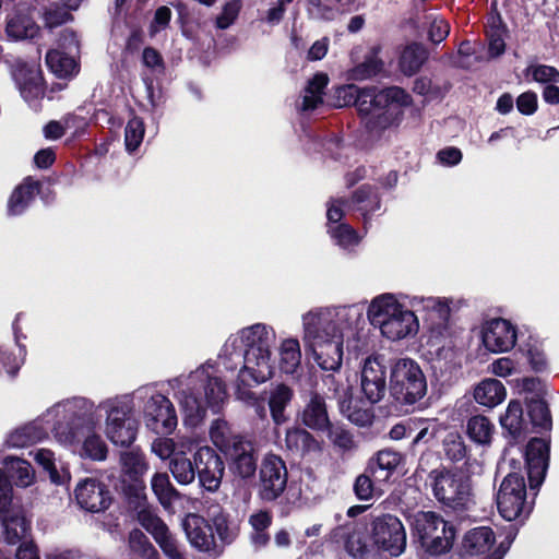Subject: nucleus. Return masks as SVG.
Here are the masks:
<instances>
[{
	"label": "nucleus",
	"instance_id": "28",
	"mask_svg": "<svg viewBox=\"0 0 559 559\" xmlns=\"http://www.w3.org/2000/svg\"><path fill=\"white\" fill-rule=\"evenodd\" d=\"M408 306L416 312H426L430 321L444 322L450 314V307L444 299L437 297L413 296L409 298Z\"/></svg>",
	"mask_w": 559,
	"mask_h": 559
},
{
	"label": "nucleus",
	"instance_id": "63",
	"mask_svg": "<svg viewBox=\"0 0 559 559\" xmlns=\"http://www.w3.org/2000/svg\"><path fill=\"white\" fill-rule=\"evenodd\" d=\"M516 107L523 115H533L537 109V96L533 92H525L516 99Z\"/></svg>",
	"mask_w": 559,
	"mask_h": 559
},
{
	"label": "nucleus",
	"instance_id": "39",
	"mask_svg": "<svg viewBox=\"0 0 559 559\" xmlns=\"http://www.w3.org/2000/svg\"><path fill=\"white\" fill-rule=\"evenodd\" d=\"M38 189V182L27 178L22 185H20L12 193L8 211L11 215H19L24 212L33 200L35 192Z\"/></svg>",
	"mask_w": 559,
	"mask_h": 559
},
{
	"label": "nucleus",
	"instance_id": "35",
	"mask_svg": "<svg viewBox=\"0 0 559 559\" xmlns=\"http://www.w3.org/2000/svg\"><path fill=\"white\" fill-rule=\"evenodd\" d=\"M46 63L58 78H70L78 73L74 55L61 49H51L46 55Z\"/></svg>",
	"mask_w": 559,
	"mask_h": 559
},
{
	"label": "nucleus",
	"instance_id": "23",
	"mask_svg": "<svg viewBox=\"0 0 559 559\" xmlns=\"http://www.w3.org/2000/svg\"><path fill=\"white\" fill-rule=\"evenodd\" d=\"M335 397L337 399L341 413L349 421L360 427L371 425L373 420L371 408L366 407L361 401L354 399L352 389L348 385L337 388L335 390Z\"/></svg>",
	"mask_w": 559,
	"mask_h": 559
},
{
	"label": "nucleus",
	"instance_id": "33",
	"mask_svg": "<svg viewBox=\"0 0 559 559\" xmlns=\"http://www.w3.org/2000/svg\"><path fill=\"white\" fill-rule=\"evenodd\" d=\"M507 392L504 385L496 379H485L474 390L475 401L486 407H495L502 403Z\"/></svg>",
	"mask_w": 559,
	"mask_h": 559
},
{
	"label": "nucleus",
	"instance_id": "47",
	"mask_svg": "<svg viewBox=\"0 0 559 559\" xmlns=\"http://www.w3.org/2000/svg\"><path fill=\"white\" fill-rule=\"evenodd\" d=\"M130 549L145 559H157L158 552L151 544L146 535L139 528L129 533Z\"/></svg>",
	"mask_w": 559,
	"mask_h": 559
},
{
	"label": "nucleus",
	"instance_id": "62",
	"mask_svg": "<svg viewBox=\"0 0 559 559\" xmlns=\"http://www.w3.org/2000/svg\"><path fill=\"white\" fill-rule=\"evenodd\" d=\"M490 370L495 376L506 378L516 371V364L509 357H501L490 365Z\"/></svg>",
	"mask_w": 559,
	"mask_h": 559
},
{
	"label": "nucleus",
	"instance_id": "45",
	"mask_svg": "<svg viewBox=\"0 0 559 559\" xmlns=\"http://www.w3.org/2000/svg\"><path fill=\"white\" fill-rule=\"evenodd\" d=\"M183 454V451L176 453L169 463V468L179 484L189 485L195 478V465Z\"/></svg>",
	"mask_w": 559,
	"mask_h": 559
},
{
	"label": "nucleus",
	"instance_id": "21",
	"mask_svg": "<svg viewBox=\"0 0 559 559\" xmlns=\"http://www.w3.org/2000/svg\"><path fill=\"white\" fill-rule=\"evenodd\" d=\"M526 465L532 489L544 481L549 460V443L539 438L532 439L526 448Z\"/></svg>",
	"mask_w": 559,
	"mask_h": 559
},
{
	"label": "nucleus",
	"instance_id": "44",
	"mask_svg": "<svg viewBox=\"0 0 559 559\" xmlns=\"http://www.w3.org/2000/svg\"><path fill=\"white\" fill-rule=\"evenodd\" d=\"M151 487L158 501L168 507L179 497L178 491L171 485L169 476L166 473H155L151 479Z\"/></svg>",
	"mask_w": 559,
	"mask_h": 559
},
{
	"label": "nucleus",
	"instance_id": "18",
	"mask_svg": "<svg viewBox=\"0 0 559 559\" xmlns=\"http://www.w3.org/2000/svg\"><path fill=\"white\" fill-rule=\"evenodd\" d=\"M360 386L366 400L371 404L382 400L386 391L385 367L379 357H368L361 368Z\"/></svg>",
	"mask_w": 559,
	"mask_h": 559
},
{
	"label": "nucleus",
	"instance_id": "5",
	"mask_svg": "<svg viewBox=\"0 0 559 559\" xmlns=\"http://www.w3.org/2000/svg\"><path fill=\"white\" fill-rule=\"evenodd\" d=\"M186 420L197 425L205 415L206 408L215 412L227 399L226 385L215 374L213 365L204 364L189 376H181L170 381Z\"/></svg>",
	"mask_w": 559,
	"mask_h": 559
},
{
	"label": "nucleus",
	"instance_id": "17",
	"mask_svg": "<svg viewBox=\"0 0 559 559\" xmlns=\"http://www.w3.org/2000/svg\"><path fill=\"white\" fill-rule=\"evenodd\" d=\"M138 521L153 536L165 556L169 559H186L167 525L152 510L141 509L138 512Z\"/></svg>",
	"mask_w": 559,
	"mask_h": 559
},
{
	"label": "nucleus",
	"instance_id": "29",
	"mask_svg": "<svg viewBox=\"0 0 559 559\" xmlns=\"http://www.w3.org/2000/svg\"><path fill=\"white\" fill-rule=\"evenodd\" d=\"M2 465L8 475L4 478H10L15 486L26 488L34 484L35 471L27 461L16 456H7L2 461ZM2 473L5 476L3 471ZM7 481L9 483V480Z\"/></svg>",
	"mask_w": 559,
	"mask_h": 559
},
{
	"label": "nucleus",
	"instance_id": "31",
	"mask_svg": "<svg viewBox=\"0 0 559 559\" xmlns=\"http://www.w3.org/2000/svg\"><path fill=\"white\" fill-rule=\"evenodd\" d=\"M278 365L286 374L295 376L301 367L300 343L295 337L282 340L278 346Z\"/></svg>",
	"mask_w": 559,
	"mask_h": 559
},
{
	"label": "nucleus",
	"instance_id": "41",
	"mask_svg": "<svg viewBox=\"0 0 559 559\" xmlns=\"http://www.w3.org/2000/svg\"><path fill=\"white\" fill-rule=\"evenodd\" d=\"M428 57L427 50L419 44H412L402 51L400 68L405 75H414L419 71Z\"/></svg>",
	"mask_w": 559,
	"mask_h": 559
},
{
	"label": "nucleus",
	"instance_id": "10",
	"mask_svg": "<svg viewBox=\"0 0 559 559\" xmlns=\"http://www.w3.org/2000/svg\"><path fill=\"white\" fill-rule=\"evenodd\" d=\"M413 530L420 544L431 555L447 552L453 544L455 532L439 514L427 511L413 516Z\"/></svg>",
	"mask_w": 559,
	"mask_h": 559
},
{
	"label": "nucleus",
	"instance_id": "11",
	"mask_svg": "<svg viewBox=\"0 0 559 559\" xmlns=\"http://www.w3.org/2000/svg\"><path fill=\"white\" fill-rule=\"evenodd\" d=\"M499 513L507 521H514L530 514L532 507L526 500L524 477L518 473L508 474L497 493Z\"/></svg>",
	"mask_w": 559,
	"mask_h": 559
},
{
	"label": "nucleus",
	"instance_id": "3",
	"mask_svg": "<svg viewBox=\"0 0 559 559\" xmlns=\"http://www.w3.org/2000/svg\"><path fill=\"white\" fill-rule=\"evenodd\" d=\"M93 409V402L85 397H72L56 403L43 415L25 424L13 431L7 438L9 448H26L47 437L45 424L53 421L51 431L55 439L63 445H72L78 442L87 417Z\"/></svg>",
	"mask_w": 559,
	"mask_h": 559
},
{
	"label": "nucleus",
	"instance_id": "51",
	"mask_svg": "<svg viewBox=\"0 0 559 559\" xmlns=\"http://www.w3.org/2000/svg\"><path fill=\"white\" fill-rule=\"evenodd\" d=\"M345 548L354 558L365 556L368 552L365 531L360 527H355L348 532L345 539Z\"/></svg>",
	"mask_w": 559,
	"mask_h": 559
},
{
	"label": "nucleus",
	"instance_id": "61",
	"mask_svg": "<svg viewBox=\"0 0 559 559\" xmlns=\"http://www.w3.org/2000/svg\"><path fill=\"white\" fill-rule=\"evenodd\" d=\"M151 451L163 461L170 459L175 453V442L173 439L158 437L152 442Z\"/></svg>",
	"mask_w": 559,
	"mask_h": 559
},
{
	"label": "nucleus",
	"instance_id": "14",
	"mask_svg": "<svg viewBox=\"0 0 559 559\" xmlns=\"http://www.w3.org/2000/svg\"><path fill=\"white\" fill-rule=\"evenodd\" d=\"M12 487L3 476L0 468V520L3 526V536L8 544H17L27 531V523L20 511L11 508Z\"/></svg>",
	"mask_w": 559,
	"mask_h": 559
},
{
	"label": "nucleus",
	"instance_id": "15",
	"mask_svg": "<svg viewBox=\"0 0 559 559\" xmlns=\"http://www.w3.org/2000/svg\"><path fill=\"white\" fill-rule=\"evenodd\" d=\"M287 468L284 461L274 454L266 455L260 467L259 495L264 501L276 500L285 490Z\"/></svg>",
	"mask_w": 559,
	"mask_h": 559
},
{
	"label": "nucleus",
	"instance_id": "34",
	"mask_svg": "<svg viewBox=\"0 0 559 559\" xmlns=\"http://www.w3.org/2000/svg\"><path fill=\"white\" fill-rule=\"evenodd\" d=\"M120 466L122 476L135 483L140 481L148 471V463L138 449L121 452Z\"/></svg>",
	"mask_w": 559,
	"mask_h": 559
},
{
	"label": "nucleus",
	"instance_id": "8",
	"mask_svg": "<svg viewBox=\"0 0 559 559\" xmlns=\"http://www.w3.org/2000/svg\"><path fill=\"white\" fill-rule=\"evenodd\" d=\"M435 498L454 511H467L474 506L469 477L461 469H433L428 476Z\"/></svg>",
	"mask_w": 559,
	"mask_h": 559
},
{
	"label": "nucleus",
	"instance_id": "64",
	"mask_svg": "<svg viewBox=\"0 0 559 559\" xmlns=\"http://www.w3.org/2000/svg\"><path fill=\"white\" fill-rule=\"evenodd\" d=\"M252 531H267L272 524V514L269 511H257L249 516Z\"/></svg>",
	"mask_w": 559,
	"mask_h": 559
},
{
	"label": "nucleus",
	"instance_id": "56",
	"mask_svg": "<svg viewBox=\"0 0 559 559\" xmlns=\"http://www.w3.org/2000/svg\"><path fill=\"white\" fill-rule=\"evenodd\" d=\"M427 21L429 24V39L435 44H439L444 40L450 33L449 23L444 19L435 14H429L427 16Z\"/></svg>",
	"mask_w": 559,
	"mask_h": 559
},
{
	"label": "nucleus",
	"instance_id": "49",
	"mask_svg": "<svg viewBox=\"0 0 559 559\" xmlns=\"http://www.w3.org/2000/svg\"><path fill=\"white\" fill-rule=\"evenodd\" d=\"M328 233L334 239L336 245L344 249L357 246L360 241V237L357 235V233L345 223L331 225L328 229Z\"/></svg>",
	"mask_w": 559,
	"mask_h": 559
},
{
	"label": "nucleus",
	"instance_id": "37",
	"mask_svg": "<svg viewBox=\"0 0 559 559\" xmlns=\"http://www.w3.org/2000/svg\"><path fill=\"white\" fill-rule=\"evenodd\" d=\"M285 443L287 449L297 453L321 451L320 443L311 433L301 428H289L286 431Z\"/></svg>",
	"mask_w": 559,
	"mask_h": 559
},
{
	"label": "nucleus",
	"instance_id": "58",
	"mask_svg": "<svg viewBox=\"0 0 559 559\" xmlns=\"http://www.w3.org/2000/svg\"><path fill=\"white\" fill-rule=\"evenodd\" d=\"M533 79L539 83L559 82V72L550 66L539 64L528 68Z\"/></svg>",
	"mask_w": 559,
	"mask_h": 559
},
{
	"label": "nucleus",
	"instance_id": "55",
	"mask_svg": "<svg viewBox=\"0 0 559 559\" xmlns=\"http://www.w3.org/2000/svg\"><path fill=\"white\" fill-rule=\"evenodd\" d=\"M69 10L67 7L62 4V7H59L57 4H50L49 7L45 8L43 13V20L47 27L53 28L57 27L69 20L72 19L71 14L69 13Z\"/></svg>",
	"mask_w": 559,
	"mask_h": 559
},
{
	"label": "nucleus",
	"instance_id": "13",
	"mask_svg": "<svg viewBox=\"0 0 559 559\" xmlns=\"http://www.w3.org/2000/svg\"><path fill=\"white\" fill-rule=\"evenodd\" d=\"M141 399L147 397L143 407L146 427L156 435H170L177 427V415L173 403L160 393L147 396L146 390H139Z\"/></svg>",
	"mask_w": 559,
	"mask_h": 559
},
{
	"label": "nucleus",
	"instance_id": "12",
	"mask_svg": "<svg viewBox=\"0 0 559 559\" xmlns=\"http://www.w3.org/2000/svg\"><path fill=\"white\" fill-rule=\"evenodd\" d=\"M370 537L373 545L392 556H400L406 547V532L403 523L395 515L383 514L370 523Z\"/></svg>",
	"mask_w": 559,
	"mask_h": 559
},
{
	"label": "nucleus",
	"instance_id": "54",
	"mask_svg": "<svg viewBox=\"0 0 559 559\" xmlns=\"http://www.w3.org/2000/svg\"><path fill=\"white\" fill-rule=\"evenodd\" d=\"M330 441L337 448L348 451L355 448V441L352 433L342 426L329 425L325 428Z\"/></svg>",
	"mask_w": 559,
	"mask_h": 559
},
{
	"label": "nucleus",
	"instance_id": "53",
	"mask_svg": "<svg viewBox=\"0 0 559 559\" xmlns=\"http://www.w3.org/2000/svg\"><path fill=\"white\" fill-rule=\"evenodd\" d=\"M443 449L448 459L454 462L463 460L466 455V447L462 437L456 432H450L443 440Z\"/></svg>",
	"mask_w": 559,
	"mask_h": 559
},
{
	"label": "nucleus",
	"instance_id": "19",
	"mask_svg": "<svg viewBox=\"0 0 559 559\" xmlns=\"http://www.w3.org/2000/svg\"><path fill=\"white\" fill-rule=\"evenodd\" d=\"M75 499L82 509L90 512L106 510L111 501L109 490L95 478L81 480L74 490Z\"/></svg>",
	"mask_w": 559,
	"mask_h": 559
},
{
	"label": "nucleus",
	"instance_id": "9",
	"mask_svg": "<svg viewBox=\"0 0 559 559\" xmlns=\"http://www.w3.org/2000/svg\"><path fill=\"white\" fill-rule=\"evenodd\" d=\"M390 388L397 401L414 404L425 396L427 381L415 360L400 358L391 367Z\"/></svg>",
	"mask_w": 559,
	"mask_h": 559
},
{
	"label": "nucleus",
	"instance_id": "4",
	"mask_svg": "<svg viewBox=\"0 0 559 559\" xmlns=\"http://www.w3.org/2000/svg\"><path fill=\"white\" fill-rule=\"evenodd\" d=\"M411 102V96L397 86L378 90L348 84L336 90V106L354 104L366 129L372 135H380L383 131L399 126L403 118V108Z\"/></svg>",
	"mask_w": 559,
	"mask_h": 559
},
{
	"label": "nucleus",
	"instance_id": "48",
	"mask_svg": "<svg viewBox=\"0 0 559 559\" xmlns=\"http://www.w3.org/2000/svg\"><path fill=\"white\" fill-rule=\"evenodd\" d=\"M382 485L383 483H377L371 474H361L355 480L354 491L359 500L368 501L383 492Z\"/></svg>",
	"mask_w": 559,
	"mask_h": 559
},
{
	"label": "nucleus",
	"instance_id": "42",
	"mask_svg": "<svg viewBox=\"0 0 559 559\" xmlns=\"http://www.w3.org/2000/svg\"><path fill=\"white\" fill-rule=\"evenodd\" d=\"M210 438L215 447L225 454L234 447L236 440L245 439L241 436L234 435L229 425L224 419H216L212 423Z\"/></svg>",
	"mask_w": 559,
	"mask_h": 559
},
{
	"label": "nucleus",
	"instance_id": "46",
	"mask_svg": "<svg viewBox=\"0 0 559 559\" xmlns=\"http://www.w3.org/2000/svg\"><path fill=\"white\" fill-rule=\"evenodd\" d=\"M500 424L511 436L521 432L523 425V408L520 402L511 401L507 407L504 415L500 417Z\"/></svg>",
	"mask_w": 559,
	"mask_h": 559
},
{
	"label": "nucleus",
	"instance_id": "60",
	"mask_svg": "<svg viewBox=\"0 0 559 559\" xmlns=\"http://www.w3.org/2000/svg\"><path fill=\"white\" fill-rule=\"evenodd\" d=\"M35 461L50 474L53 483L59 484L58 473L55 466V456L50 450L39 449L35 452Z\"/></svg>",
	"mask_w": 559,
	"mask_h": 559
},
{
	"label": "nucleus",
	"instance_id": "40",
	"mask_svg": "<svg viewBox=\"0 0 559 559\" xmlns=\"http://www.w3.org/2000/svg\"><path fill=\"white\" fill-rule=\"evenodd\" d=\"M326 74L318 73L309 81L299 108L304 111L313 110L322 104L323 90L328 85Z\"/></svg>",
	"mask_w": 559,
	"mask_h": 559
},
{
	"label": "nucleus",
	"instance_id": "2",
	"mask_svg": "<svg viewBox=\"0 0 559 559\" xmlns=\"http://www.w3.org/2000/svg\"><path fill=\"white\" fill-rule=\"evenodd\" d=\"M275 342L272 326L257 323L230 335L218 356L226 370H235L242 362L236 381L237 399L249 405L257 403L252 385L269 380L274 370L271 347Z\"/></svg>",
	"mask_w": 559,
	"mask_h": 559
},
{
	"label": "nucleus",
	"instance_id": "7",
	"mask_svg": "<svg viewBox=\"0 0 559 559\" xmlns=\"http://www.w3.org/2000/svg\"><path fill=\"white\" fill-rule=\"evenodd\" d=\"M98 408L105 413L106 438L115 445L130 447L135 441L139 430L131 397L122 395L108 399L100 402Z\"/></svg>",
	"mask_w": 559,
	"mask_h": 559
},
{
	"label": "nucleus",
	"instance_id": "38",
	"mask_svg": "<svg viewBox=\"0 0 559 559\" xmlns=\"http://www.w3.org/2000/svg\"><path fill=\"white\" fill-rule=\"evenodd\" d=\"M5 32L10 38L16 40L33 38L38 32V26L28 15L15 12L9 16Z\"/></svg>",
	"mask_w": 559,
	"mask_h": 559
},
{
	"label": "nucleus",
	"instance_id": "20",
	"mask_svg": "<svg viewBox=\"0 0 559 559\" xmlns=\"http://www.w3.org/2000/svg\"><path fill=\"white\" fill-rule=\"evenodd\" d=\"M516 342L515 328L504 319L488 321L483 328V343L492 353L511 349Z\"/></svg>",
	"mask_w": 559,
	"mask_h": 559
},
{
	"label": "nucleus",
	"instance_id": "24",
	"mask_svg": "<svg viewBox=\"0 0 559 559\" xmlns=\"http://www.w3.org/2000/svg\"><path fill=\"white\" fill-rule=\"evenodd\" d=\"M231 460V468L241 478H250L257 471V456L250 440H236L234 447L226 453Z\"/></svg>",
	"mask_w": 559,
	"mask_h": 559
},
{
	"label": "nucleus",
	"instance_id": "32",
	"mask_svg": "<svg viewBox=\"0 0 559 559\" xmlns=\"http://www.w3.org/2000/svg\"><path fill=\"white\" fill-rule=\"evenodd\" d=\"M302 423L313 430H325L330 420L326 412L324 399L318 394H313L301 414Z\"/></svg>",
	"mask_w": 559,
	"mask_h": 559
},
{
	"label": "nucleus",
	"instance_id": "16",
	"mask_svg": "<svg viewBox=\"0 0 559 559\" xmlns=\"http://www.w3.org/2000/svg\"><path fill=\"white\" fill-rule=\"evenodd\" d=\"M199 481L207 491L215 492L222 483L225 465L221 456L210 447H201L194 454Z\"/></svg>",
	"mask_w": 559,
	"mask_h": 559
},
{
	"label": "nucleus",
	"instance_id": "25",
	"mask_svg": "<svg viewBox=\"0 0 559 559\" xmlns=\"http://www.w3.org/2000/svg\"><path fill=\"white\" fill-rule=\"evenodd\" d=\"M183 530L190 544L202 551L214 546V534L210 523L200 515L188 514L183 521Z\"/></svg>",
	"mask_w": 559,
	"mask_h": 559
},
{
	"label": "nucleus",
	"instance_id": "30",
	"mask_svg": "<svg viewBox=\"0 0 559 559\" xmlns=\"http://www.w3.org/2000/svg\"><path fill=\"white\" fill-rule=\"evenodd\" d=\"M495 543V534L488 526H479L466 533L463 539V550L468 556H479L488 552Z\"/></svg>",
	"mask_w": 559,
	"mask_h": 559
},
{
	"label": "nucleus",
	"instance_id": "52",
	"mask_svg": "<svg viewBox=\"0 0 559 559\" xmlns=\"http://www.w3.org/2000/svg\"><path fill=\"white\" fill-rule=\"evenodd\" d=\"M144 132V123L140 118L133 117L128 121L124 130V143L128 152H134L140 146Z\"/></svg>",
	"mask_w": 559,
	"mask_h": 559
},
{
	"label": "nucleus",
	"instance_id": "27",
	"mask_svg": "<svg viewBox=\"0 0 559 559\" xmlns=\"http://www.w3.org/2000/svg\"><path fill=\"white\" fill-rule=\"evenodd\" d=\"M402 456L392 450H381L376 457L370 461L368 472L377 483L385 484L400 465Z\"/></svg>",
	"mask_w": 559,
	"mask_h": 559
},
{
	"label": "nucleus",
	"instance_id": "59",
	"mask_svg": "<svg viewBox=\"0 0 559 559\" xmlns=\"http://www.w3.org/2000/svg\"><path fill=\"white\" fill-rule=\"evenodd\" d=\"M239 9V1L235 0L226 3L222 13L216 19V26L221 29H225L230 26L238 16Z\"/></svg>",
	"mask_w": 559,
	"mask_h": 559
},
{
	"label": "nucleus",
	"instance_id": "22",
	"mask_svg": "<svg viewBox=\"0 0 559 559\" xmlns=\"http://www.w3.org/2000/svg\"><path fill=\"white\" fill-rule=\"evenodd\" d=\"M14 80L22 97L26 102H32L44 96V80L38 64L23 63L17 66L14 71Z\"/></svg>",
	"mask_w": 559,
	"mask_h": 559
},
{
	"label": "nucleus",
	"instance_id": "26",
	"mask_svg": "<svg viewBox=\"0 0 559 559\" xmlns=\"http://www.w3.org/2000/svg\"><path fill=\"white\" fill-rule=\"evenodd\" d=\"M94 408L92 409L91 414L87 417V423L85 427L83 428L82 435L80 436L76 443L72 444L71 447L79 445L81 439L84 437V440L82 442L80 454L82 456L95 460V461H104L107 457L108 448L105 441L102 439L99 435L93 431L92 426V416H93Z\"/></svg>",
	"mask_w": 559,
	"mask_h": 559
},
{
	"label": "nucleus",
	"instance_id": "50",
	"mask_svg": "<svg viewBox=\"0 0 559 559\" xmlns=\"http://www.w3.org/2000/svg\"><path fill=\"white\" fill-rule=\"evenodd\" d=\"M527 411L534 426L545 430L551 427L550 413L543 400L532 399L527 404Z\"/></svg>",
	"mask_w": 559,
	"mask_h": 559
},
{
	"label": "nucleus",
	"instance_id": "1",
	"mask_svg": "<svg viewBox=\"0 0 559 559\" xmlns=\"http://www.w3.org/2000/svg\"><path fill=\"white\" fill-rule=\"evenodd\" d=\"M302 342L316 364L325 371H337L343 362L344 342L348 350L362 349L359 306L314 308L302 314Z\"/></svg>",
	"mask_w": 559,
	"mask_h": 559
},
{
	"label": "nucleus",
	"instance_id": "6",
	"mask_svg": "<svg viewBox=\"0 0 559 559\" xmlns=\"http://www.w3.org/2000/svg\"><path fill=\"white\" fill-rule=\"evenodd\" d=\"M370 323L389 341H401L417 334L419 321L412 308L405 307L395 295L374 297L367 310Z\"/></svg>",
	"mask_w": 559,
	"mask_h": 559
},
{
	"label": "nucleus",
	"instance_id": "43",
	"mask_svg": "<svg viewBox=\"0 0 559 559\" xmlns=\"http://www.w3.org/2000/svg\"><path fill=\"white\" fill-rule=\"evenodd\" d=\"M493 431V425L483 415L473 416L467 421L466 432L478 444L490 443Z\"/></svg>",
	"mask_w": 559,
	"mask_h": 559
},
{
	"label": "nucleus",
	"instance_id": "57",
	"mask_svg": "<svg viewBox=\"0 0 559 559\" xmlns=\"http://www.w3.org/2000/svg\"><path fill=\"white\" fill-rule=\"evenodd\" d=\"M383 69V62L377 57L371 56L366 61L355 68L353 76L355 79L364 80L378 74Z\"/></svg>",
	"mask_w": 559,
	"mask_h": 559
},
{
	"label": "nucleus",
	"instance_id": "36",
	"mask_svg": "<svg viewBox=\"0 0 559 559\" xmlns=\"http://www.w3.org/2000/svg\"><path fill=\"white\" fill-rule=\"evenodd\" d=\"M293 396V390L285 384H278L270 392L269 407L275 425L280 426L287 421L285 408L290 403Z\"/></svg>",
	"mask_w": 559,
	"mask_h": 559
}]
</instances>
